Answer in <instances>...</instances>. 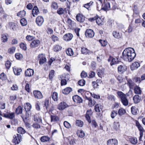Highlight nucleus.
I'll return each mask as SVG.
<instances>
[{
  "label": "nucleus",
  "instance_id": "obj_38",
  "mask_svg": "<svg viewBox=\"0 0 145 145\" xmlns=\"http://www.w3.org/2000/svg\"><path fill=\"white\" fill-rule=\"evenodd\" d=\"M25 109L26 112L29 111L31 108V106L29 103H27L25 106Z\"/></svg>",
  "mask_w": 145,
  "mask_h": 145
},
{
  "label": "nucleus",
  "instance_id": "obj_57",
  "mask_svg": "<svg viewBox=\"0 0 145 145\" xmlns=\"http://www.w3.org/2000/svg\"><path fill=\"white\" fill-rule=\"evenodd\" d=\"M81 52L82 54H87L88 53V49L85 48H82Z\"/></svg>",
  "mask_w": 145,
  "mask_h": 145
},
{
  "label": "nucleus",
  "instance_id": "obj_28",
  "mask_svg": "<svg viewBox=\"0 0 145 145\" xmlns=\"http://www.w3.org/2000/svg\"><path fill=\"white\" fill-rule=\"evenodd\" d=\"M131 113L133 115H136L138 112V108L135 106H132L131 108Z\"/></svg>",
  "mask_w": 145,
  "mask_h": 145
},
{
  "label": "nucleus",
  "instance_id": "obj_29",
  "mask_svg": "<svg viewBox=\"0 0 145 145\" xmlns=\"http://www.w3.org/2000/svg\"><path fill=\"white\" fill-rule=\"evenodd\" d=\"M91 110H87L85 116L86 120L89 123H90L91 122L89 115H91Z\"/></svg>",
  "mask_w": 145,
  "mask_h": 145
},
{
  "label": "nucleus",
  "instance_id": "obj_42",
  "mask_svg": "<svg viewBox=\"0 0 145 145\" xmlns=\"http://www.w3.org/2000/svg\"><path fill=\"white\" fill-rule=\"evenodd\" d=\"M83 124V122L80 120H78L76 121V125L78 127H82Z\"/></svg>",
  "mask_w": 145,
  "mask_h": 145
},
{
  "label": "nucleus",
  "instance_id": "obj_25",
  "mask_svg": "<svg viewBox=\"0 0 145 145\" xmlns=\"http://www.w3.org/2000/svg\"><path fill=\"white\" fill-rule=\"evenodd\" d=\"M103 106L100 104H96L94 107V109L96 112H100L102 110Z\"/></svg>",
  "mask_w": 145,
  "mask_h": 145
},
{
  "label": "nucleus",
  "instance_id": "obj_4",
  "mask_svg": "<svg viewBox=\"0 0 145 145\" xmlns=\"http://www.w3.org/2000/svg\"><path fill=\"white\" fill-rule=\"evenodd\" d=\"M22 138L21 135L18 134H16L13 136V142L15 144H18L20 142Z\"/></svg>",
  "mask_w": 145,
  "mask_h": 145
},
{
  "label": "nucleus",
  "instance_id": "obj_49",
  "mask_svg": "<svg viewBox=\"0 0 145 145\" xmlns=\"http://www.w3.org/2000/svg\"><path fill=\"white\" fill-rule=\"evenodd\" d=\"M93 2L90 1L89 3L84 4L83 6V7L86 8L88 10L90 7L93 4Z\"/></svg>",
  "mask_w": 145,
  "mask_h": 145
},
{
  "label": "nucleus",
  "instance_id": "obj_6",
  "mask_svg": "<svg viewBox=\"0 0 145 145\" xmlns=\"http://www.w3.org/2000/svg\"><path fill=\"white\" fill-rule=\"evenodd\" d=\"M85 34L86 36L89 38L93 37L95 35L94 32L92 29H89L86 30Z\"/></svg>",
  "mask_w": 145,
  "mask_h": 145
},
{
  "label": "nucleus",
  "instance_id": "obj_36",
  "mask_svg": "<svg viewBox=\"0 0 145 145\" xmlns=\"http://www.w3.org/2000/svg\"><path fill=\"white\" fill-rule=\"evenodd\" d=\"M50 140V137L47 136H42L40 138L41 141L43 142H47L49 141Z\"/></svg>",
  "mask_w": 145,
  "mask_h": 145
},
{
  "label": "nucleus",
  "instance_id": "obj_64",
  "mask_svg": "<svg viewBox=\"0 0 145 145\" xmlns=\"http://www.w3.org/2000/svg\"><path fill=\"white\" fill-rule=\"evenodd\" d=\"M104 73L103 71L102 70H100L97 73L98 75L101 78H102L103 76Z\"/></svg>",
  "mask_w": 145,
  "mask_h": 145
},
{
  "label": "nucleus",
  "instance_id": "obj_19",
  "mask_svg": "<svg viewBox=\"0 0 145 145\" xmlns=\"http://www.w3.org/2000/svg\"><path fill=\"white\" fill-rule=\"evenodd\" d=\"M140 66L139 63L137 62H135L133 63L131 66V68L132 70L137 69Z\"/></svg>",
  "mask_w": 145,
  "mask_h": 145
},
{
  "label": "nucleus",
  "instance_id": "obj_44",
  "mask_svg": "<svg viewBox=\"0 0 145 145\" xmlns=\"http://www.w3.org/2000/svg\"><path fill=\"white\" fill-rule=\"evenodd\" d=\"M22 107L19 106L16 109V112L17 114H19L22 113Z\"/></svg>",
  "mask_w": 145,
  "mask_h": 145
},
{
  "label": "nucleus",
  "instance_id": "obj_23",
  "mask_svg": "<svg viewBox=\"0 0 145 145\" xmlns=\"http://www.w3.org/2000/svg\"><path fill=\"white\" fill-rule=\"evenodd\" d=\"M134 91L135 93L138 95L141 94L142 91L141 88L138 86H136L134 87Z\"/></svg>",
  "mask_w": 145,
  "mask_h": 145
},
{
  "label": "nucleus",
  "instance_id": "obj_11",
  "mask_svg": "<svg viewBox=\"0 0 145 145\" xmlns=\"http://www.w3.org/2000/svg\"><path fill=\"white\" fill-rule=\"evenodd\" d=\"M135 126L137 127L139 131L140 132H143L144 131V129L142 127V125L137 120H136L135 121Z\"/></svg>",
  "mask_w": 145,
  "mask_h": 145
},
{
  "label": "nucleus",
  "instance_id": "obj_43",
  "mask_svg": "<svg viewBox=\"0 0 145 145\" xmlns=\"http://www.w3.org/2000/svg\"><path fill=\"white\" fill-rule=\"evenodd\" d=\"M51 121H56L59 120V118L56 116H51Z\"/></svg>",
  "mask_w": 145,
  "mask_h": 145
},
{
  "label": "nucleus",
  "instance_id": "obj_2",
  "mask_svg": "<svg viewBox=\"0 0 145 145\" xmlns=\"http://www.w3.org/2000/svg\"><path fill=\"white\" fill-rule=\"evenodd\" d=\"M117 94L118 97L120 99L123 105L125 106H127L129 104V102L126 95L121 91H118Z\"/></svg>",
  "mask_w": 145,
  "mask_h": 145
},
{
  "label": "nucleus",
  "instance_id": "obj_1",
  "mask_svg": "<svg viewBox=\"0 0 145 145\" xmlns=\"http://www.w3.org/2000/svg\"><path fill=\"white\" fill-rule=\"evenodd\" d=\"M136 54L134 49L131 48L125 49L122 53V57L126 61L131 62L136 56Z\"/></svg>",
  "mask_w": 145,
  "mask_h": 145
},
{
  "label": "nucleus",
  "instance_id": "obj_34",
  "mask_svg": "<svg viewBox=\"0 0 145 145\" xmlns=\"http://www.w3.org/2000/svg\"><path fill=\"white\" fill-rule=\"evenodd\" d=\"M118 113L119 115L122 116L126 113V111L125 109L121 108L119 110Z\"/></svg>",
  "mask_w": 145,
  "mask_h": 145
},
{
  "label": "nucleus",
  "instance_id": "obj_41",
  "mask_svg": "<svg viewBox=\"0 0 145 145\" xmlns=\"http://www.w3.org/2000/svg\"><path fill=\"white\" fill-rule=\"evenodd\" d=\"M25 11L23 10L19 12L17 14V15L20 17L22 18L24 17L25 16Z\"/></svg>",
  "mask_w": 145,
  "mask_h": 145
},
{
  "label": "nucleus",
  "instance_id": "obj_50",
  "mask_svg": "<svg viewBox=\"0 0 145 145\" xmlns=\"http://www.w3.org/2000/svg\"><path fill=\"white\" fill-rule=\"evenodd\" d=\"M61 78H64L66 80H68L69 79V74H63L61 77Z\"/></svg>",
  "mask_w": 145,
  "mask_h": 145
},
{
  "label": "nucleus",
  "instance_id": "obj_33",
  "mask_svg": "<svg viewBox=\"0 0 145 145\" xmlns=\"http://www.w3.org/2000/svg\"><path fill=\"white\" fill-rule=\"evenodd\" d=\"M66 53L67 55L70 56H72L74 54L73 50L71 48H68L66 50Z\"/></svg>",
  "mask_w": 145,
  "mask_h": 145
},
{
  "label": "nucleus",
  "instance_id": "obj_46",
  "mask_svg": "<svg viewBox=\"0 0 145 145\" xmlns=\"http://www.w3.org/2000/svg\"><path fill=\"white\" fill-rule=\"evenodd\" d=\"M62 47L59 45H56L54 47V50L55 52H57L61 50Z\"/></svg>",
  "mask_w": 145,
  "mask_h": 145
},
{
  "label": "nucleus",
  "instance_id": "obj_30",
  "mask_svg": "<svg viewBox=\"0 0 145 145\" xmlns=\"http://www.w3.org/2000/svg\"><path fill=\"white\" fill-rule=\"evenodd\" d=\"M96 22L99 25H102L104 23V19L97 16Z\"/></svg>",
  "mask_w": 145,
  "mask_h": 145
},
{
  "label": "nucleus",
  "instance_id": "obj_7",
  "mask_svg": "<svg viewBox=\"0 0 145 145\" xmlns=\"http://www.w3.org/2000/svg\"><path fill=\"white\" fill-rule=\"evenodd\" d=\"M44 19L43 17L41 16H38L36 18V22L39 26H41L43 24Z\"/></svg>",
  "mask_w": 145,
  "mask_h": 145
},
{
  "label": "nucleus",
  "instance_id": "obj_55",
  "mask_svg": "<svg viewBox=\"0 0 145 145\" xmlns=\"http://www.w3.org/2000/svg\"><path fill=\"white\" fill-rule=\"evenodd\" d=\"M11 63L8 60L7 61L5 64V66L7 69H9L11 66Z\"/></svg>",
  "mask_w": 145,
  "mask_h": 145
},
{
  "label": "nucleus",
  "instance_id": "obj_21",
  "mask_svg": "<svg viewBox=\"0 0 145 145\" xmlns=\"http://www.w3.org/2000/svg\"><path fill=\"white\" fill-rule=\"evenodd\" d=\"M141 98L138 95H135L133 97V100L134 103L137 104L139 103L140 101Z\"/></svg>",
  "mask_w": 145,
  "mask_h": 145
},
{
  "label": "nucleus",
  "instance_id": "obj_56",
  "mask_svg": "<svg viewBox=\"0 0 145 145\" xmlns=\"http://www.w3.org/2000/svg\"><path fill=\"white\" fill-rule=\"evenodd\" d=\"M15 50V48L14 47H12L8 50V52L10 54H12L14 52Z\"/></svg>",
  "mask_w": 145,
  "mask_h": 145
},
{
  "label": "nucleus",
  "instance_id": "obj_60",
  "mask_svg": "<svg viewBox=\"0 0 145 145\" xmlns=\"http://www.w3.org/2000/svg\"><path fill=\"white\" fill-rule=\"evenodd\" d=\"M95 73L93 71H91L88 74V77L91 78L94 77L95 75Z\"/></svg>",
  "mask_w": 145,
  "mask_h": 145
},
{
  "label": "nucleus",
  "instance_id": "obj_3",
  "mask_svg": "<svg viewBox=\"0 0 145 145\" xmlns=\"http://www.w3.org/2000/svg\"><path fill=\"white\" fill-rule=\"evenodd\" d=\"M40 43V41L38 39L33 40L30 44L31 48H34L38 47Z\"/></svg>",
  "mask_w": 145,
  "mask_h": 145
},
{
  "label": "nucleus",
  "instance_id": "obj_24",
  "mask_svg": "<svg viewBox=\"0 0 145 145\" xmlns=\"http://www.w3.org/2000/svg\"><path fill=\"white\" fill-rule=\"evenodd\" d=\"M72 90V88H71L67 87L62 91V93L65 95H67L69 94L70 92Z\"/></svg>",
  "mask_w": 145,
  "mask_h": 145
},
{
  "label": "nucleus",
  "instance_id": "obj_54",
  "mask_svg": "<svg viewBox=\"0 0 145 145\" xmlns=\"http://www.w3.org/2000/svg\"><path fill=\"white\" fill-rule=\"evenodd\" d=\"M20 47L24 50H25L27 49L26 45L24 43L22 42L20 44Z\"/></svg>",
  "mask_w": 145,
  "mask_h": 145
},
{
  "label": "nucleus",
  "instance_id": "obj_51",
  "mask_svg": "<svg viewBox=\"0 0 145 145\" xmlns=\"http://www.w3.org/2000/svg\"><path fill=\"white\" fill-rule=\"evenodd\" d=\"M55 71L53 70H51L49 74V78L50 79H51L53 77L54 75Z\"/></svg>",
  "mask_w": 145,
  "mask_h": 145
},
{
  "label": "nucleus",
  "instance_id": "obj_12",
  "mask_svg": "<svg viewBox=\"0 0 145 145\" xmlns=\"http://www.w3.org/2000/svg\"><path fill=\"white\" fill-rule=\"evenodd\" d=\"M73 36L71 33H67L63 37V39L66 41H68L71 40Z\"/></svg>",
  "mask_w": 145,
  "mask_h": 145
},
{
  "label": "nucleus",
  "instance_id": "obj_20",
  "mask_svg": "<svg viewBox=\"0 0 145 145\" xmlns=\"http://www.w3.org/2000/svg\"><path fill=\"white\" fill-rule=\"evenodd\" d=\"M13 71L14 74L16 75H19L20 74L22 71V69L20 68L13 67Z\"/></svg>",
  "mask_w": 145,
  "mask_h": 145
},
{
  "label": "nucleus",
  "instance_id": "obj_15",
  "mask_svg": "<svg viewBox=\"0 0 145 145\" xmlns=\"http://www.w3.org/2000/svg\"><path fill=\"white\" fill-rule=\"evenodd\" d=\"M33 70L30 69H28L25 72V75L26 76L30 77L32 76L34 74Z\"/></svg>",
  "mask_w": 145,
  "mask_h": 145
},
{
  "label": "nucleus",
  "instance_id": "obj_9",
  "mask_svg": "<svg viewBox=\"0 0 145 145\" xmlns=\"http://www.w3.org/2000/svg\"><path fill=\"white\" fill-rule=\"evenodd\" d=\"M108 62H110L111 65H115L117 63L118 61V59L116 58H114L113 57L110 56L108 59Z\"/></svg>",
  "mask_w": 145,
  "mask_h": 145
},
{
  "label": "nucleus",
  "instance_id": "obj_8",
  "mask_svg": "<svg viewBox=\"0 0 145 145\" xmlns=\"http://www.w3.org/2000/svg\"><path fill=\"white\" fill-rule=\"evenodd\" d=\"M68 106V105L65 102H63L59 104L57 106V108L60 110H62Z\"/></svg>",
  "mask_w": 145,
  "mask_h": 145
},
{
  "label": "nucleus",
  "instance_id": "obj_62",
  "mask_svg": "<svg viewBox=\"0 0 145 145\" xmlns=\"http://www.w3.org/2000/svg\"><path fill=\"white\" fill-rule=\"evenodd\" d=\"M64 10L62 8H59L57 11V13L59 14H63Z\"/></svg>",
  "mask_w": 145,
  "mask_h": 145
},
{
  "label": "nucleus",
  "instance_id": "obj_13",
  "mask_svg": "<svg viewBox=\"0 0 145 145\" xmlns=\"http://www.w3.org/2000/svg\"><path fill=\"white\" fill-rule=\"evenodd\" d=\"M3 117L9 119H12L15 117L14 113V112L7 113V114L3 113Z\"/></svg>",
  "mask_w": 145,
  "mask_h": 145
},
{
  "label": "nucleus",
  "instance_id": "obj_16",
  "mask_svg": "<svg viewBox=\"0 0 145 145\" xmlns=\"http://www.w3.org/2000/svg\"><path fill=\"white\" fill-rule=\"evenodd\" d=\"M110 9V5L109 3H105L104 5L102 6V8L101 9H103L104 10H109Z\"/></svg>",
  "mask_w": 145,
  "mask_h": 145
},
{
  "label": "nucleus",
  "instance_id": "obj_32",
  "mask_svg": "<svg viewBox=\"0 0 145 145\" xmlns=\"http://www.w3.org/2000/svg\"><path fill=\"white\" fill-rule=\"evenodd\" d=\"M87 99L88 100V105L90 106H93L95 103V102L94 100H92L90 98H88Z\"/></svg>",
  "mask_w": 145,
  "mask_h": 145
},
{
  "label": "nucleus",
  "instance_id": "obj_39",
  "mask_svg": "<svg viewBox=\"0 0 145 145\" xmlns=\"http://www.w3.org/2000/svg\"><path fill=\"white\" fill-rule=\"evenodd\" d=\"M17 130L18 133L22 134H24L26 132L25 130L21 127H18V128Z\"/></svg>",
  "mask_w": 145,
  "mask_h": 145
},
{
  "label": "nucleus",
  "instance_id": "obj_40",
  "mask_svg": "<svg viewBox=\"0 0 145 145\" xmlns=\"http://www.w3.org/2000/svg\"><path fill=\"white\" fill-rule=\"evenodd\" d=\"M58 94L57 92H54L52 95V98L54 101H57L58 100Z\"/></svg>",
  "mask_w": 145,
  "mask_h": 145
},
{
  "label": "nucleus",
  "instance_id": "obj_45",
  "mask_svg": "<svg viewBox=\"0 0 145 145\" xmlns=\"http://www.w3.org/2000/svg\"><path fill=\"white\" fill-rule=\"evenodd\" d=\"M15 57L18 60H21L22 59L23 57L22 55L20 53H17L15 55Z\"/></svg>",
  "mask_w": 145,
  "mask_h": 145
},
{
  "label": "nucleus",
  "instance_id": "obj_35",
  "mask_svg": "<svg viewBox=\"0 0 145 145\" xmlns=\"http://www.w3.org/2000/svg\"><path fill=\"white\" fill-rule=\"evenodd\" d=\"M1 40L3 42H6L8 40V37L5 34H3L1 35Z\"/></svg>",
  "mask_w": 145,
  "mask_h": 145
},
{
  "label": "nucleus",
  "instance_id": "obj_48",
  "mask_svg": "<svg viewBox=\"0 0 145 145\" xmlns=\"http://www.w3.org/2000/svg\"><path fill=\"white\" fill-rule=\"evenodd\" d=\"M113 36L116 38L119 39L120 38L121 36L119 33L117 32L116 31H114L113 33Z\"/></svg>",
  "mask_w": 145,
  "mask_h": 145
},
{
  "label": "nucleus",
  "instance_id": "obj_58",
  "mask_svg": "<svg viewBox=\"0 0 145 145\" xmlns=\"http://www.w3.org/2000/svg\"><path fill=\"white\" fill-rule=\"evenodd\" d=\"M52 7L54 9H56L58 8V6L56 3L53 2L52 3L51 5Z\"/></svg>",
  "mask_w": 145,
  "mask_h": 145
},
{
  "label": "nucleus",
  "instance_id": "obj_53",
  "mask_svg": "<svg viewBox=\"0 0 145 145\" xmlns=\"http://www.w3.org/2000/svg\"><path fill=\"white\" fill-rule=\"evenodd\" d=\"M99 42L101 44V45L103 46H105L107 44V41L105 40H99Z\"/></svg>",
  "mask_w": 145,
  "mask_h": 145
},
{
  "label": "nucleus",
  "instance_id": "obj_47",
  "mask_svg": "<svg viewBox=\"0 0 145 145\" xmlns=\"http://www.w3.org/2000/svg\"><path fill=\"white\" fill-rule=\"evenodd\" d=\"M21 25L23 26H24L27 24L26 20L25 18H22L20 20Z\"/></svg>",
  "mask_w": 145,
  "mask_h": 145
},
{
  "label": "nucleus",
  "instance_id": "obj_27",
  "mask_svg": "<svg viewBox=\"0 0 145 145\" xmlns=\"http://www.w3.org/2000/svg\"><path fill=\"white\" fill-rule=\"evenodd\" d=\"M120 126V124L119 121L118 120L115 121L113 124V128L116 130H117L119 129Z\"/></svg>",
  "mask_w": 145,
  "mask_h": 145
},
{
  "label": "nucleus",
  "instance_id": "obj_10",
  "mask_svg": "<svg viewBox=\"0 0 145 145\" xmlns=\"http://www.w3.org/2000/svg\"><path fill=\"white\" fill-rule=\"evenodd\" d=\"M33 94L35 98L41 99L42 98V95L41 92L38 90H35L33 92Z\"/></svg>",
  "mask_w": 145,
  "mask_h": 145
},
{
  "label": "nucleus",
  "instance_id": "obj_31",
  "mask_svg": "<svg viewBox=\"0 0 145 145\" xmlns=\"http://www.w3.org/2000/svg\"><path fill=\"white\" fill-rule=\"evenodd\" d=\"M77 135L81 138H82L85 136L84 132L82 130H78L77 131Z\"/></svg>",
  "mask_w": 145,
  "mask_h": 145
},
{
  "label": "nucleus",
  "instance_id": "obj_22",
  "mask_svg": "<svg viewBox=\"0 0 145 145\" xmlns=\"http://www.w3.org/2000/svg\"><path fill=\"white\" fill-rule=\"evenodd\" d=\"M118 72L123 73L126 70L127 68L125 65H121L118 67Z\"/></svg>",
  "mask_w": 145,
  "mask_h": 145
},
{
  "label": "nucleus",
  "instance_id": "obj_37",
  "mask_svg": "<svg viewBox=\"0 0 145 145\" xmlns=\"http://www.w3.org/2000/svg\"><path fill=\"white\" fill-rule=\"evenodd\" d=\"M129 141L131 143L134 144H136L137 142V138L134 137H132L130 138Z\"/></svg>",
  "mask_w": 145,
  "mask_h": 145
},
{
  "label": "nucleus",
  "instance_id": "obj_26",
  "mask_svg": "<svg viewBox=\"0 0 145 145\" xmlns=\"http://www.w3.org/2000/svg\"><path fill=\"white\" fill-rule=\"evenodd\" d=\"M39 13V11L37 7L36 6L34 7L32 10V13L33 16L35 17Z\"/></svg>",
  "mask_w": 145,
  "mask_h": 145
},
{
  "label": "nucleus",
  "instance_id": "obj_17",
  "mask_svg": "<svg viewBox=\"0 0 145 145\" xmlns=\"http://www.w3.org/2000/svg\"><path fill=\"white\" fill-rule=\"evenodd\" d=\"M117 140L115 139H112L108 140L107 142V145H117Z\"/></svg>",
  "mask_w": 145,
  "mask_h": 145
},
{
  "label": "nucleus",
  "instance_id": "obj_18",
  "mask_svg": "<svg viewBox=\"0 0 145 145\" xmlns=\"http://www.w3.org/2000/svg\"><path fill=\"white\" fill-rule=\"evenodd\" d=\"M72 99L76 103H80L82 102L81 98L77 95H75L73 96Z\"/></svg>",
  "mask_w": 145,
  "mask_h": 145
},
{
  "label": "nucleus",
  "instance_id": "obj_59",
  "mask_svg": "<svg viewBox=\"0 0 145 145\" xmlns=\"http://www.w3.org/2000/svg\"><path fill=\"white\" fill-rule=\"evenodd\" d=\"M85 81L83 79L80 80L78 82V84L81 86H84L85 85Z\"/></svg>",
  "mask_w": 145,
  "mask_h": 145
},
{
  "label": "nucleus",
  "instance_id": "obj_52",
  "mask_svg": "<svg viewBox=\"0 0 145 145\" xmlns=\"http://www.w3.org/2000/svg\"><path fill=\"white\" fill-rule=\"evenodd\" d=\"M0 78L2 80H5L7 79V77L6 74L3 72L0 74Z\"/></svg>",
  "mask_w": 145,
  "mask_h": 145
},
{
  "label": "nucleus",
  "instance_id": "obj_63",
  "mask_svg": "<svg viewBox=\"0 0 145 145\" xmlns=\"http://www.w3.org/2000/svg\"><path fill=\"white\" fill-rule=\"evenodd\" d=\"M117 111L115 110H113L111 114V117L112 118H114L117 114Z\"/></svg>",
  "mask_w": 145,
  "mask_h": 145
},
{
  "label": "nucleus",
  "instance_id": "obj_61",
  "mask_svg": "<svg viewBox=\"0 0 145 145\" xmlns=\"http://www.w3.org/2000/svg\"><path fill=\"white\" fill-rule=\"evenodd\" d=\"M9 24L10 28L11 29L13 30H14L16 29V25L14 23L11 22Z\"/></svg>",
  "mask_w": 145,
  "mask_h": 145
},
{
  "label": "nucleus",
  "instance_id": "obj_14",
  "mask_svg": "<svg viewBox=\"0 0 145 145\" xmlns=\"http://www.w3.org/2000/svg\"><path fill=\"white\" fill-rule=\"evenodd\" d=\"M76 19L78 21L80 22H83L85 20V17L82 14H78L76 16Z\"/></svg>",
  "mask_w": 145,
  "mask_h": 145
},
{
  "label": "nucleus",
  "instance_id": "obj_5",
  "mask_svg": "<svg viewBox=\"0 0 145 145\" xmlns=\"http://www.w3.org/2000/svg\"><path fill=\"white\" fill-rule=\"evenodd\" d=\"M38 58L39 60V63L40 65L43 64L46 61V59L45 55L43 54H39L38 56Z\"/></svg>",
  "mask_w": 145,
  "mask_h": 145
}]
</instances>
